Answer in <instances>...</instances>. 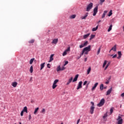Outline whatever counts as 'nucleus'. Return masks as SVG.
Masks as SVG:
<instances>
[{
    "instance_id": "obj_10",
    "label": "nucleus",
    "mask_w": 124,
    "mask_h": 124,
    "mask_svg": "<svg viewBox=\"0 0 124 124\" xmlns=\"http://www.w3.org/2000/svg\"><path fill=\"white\" fill-rule=\"evenodd\" d=\"M82 81L79 82L78 86L77 87V90H80V89H82Z\"/></svg>"
},
{
    "instance_id": "obj_34",
    "label": "nucleus",
    "mask_w": 124,
    "mask_h": 124,
    "mask_svg": "<svg viewBox=\"0 0 124 124\" xmlns=\"http://www.w3.org/2000/svg\"><path fill=\"white\" fill-rule=\"evenodd\" d=\"M62 71V69L61 68V66H59L57 67V71L59 72V71Z\"/></svg>"
},
{
    "instance_id": "obj_42",
    "label": "nucleus",
    "mask_w": 124,
    "mask_h": 124,
    "mask_svg": "<svg viewBox=\"0 0 124 124\" xmlns=\"http://www.w3.org/2000/svg\"><path fill=\"white\" fill-rule=\"evenodd\" d=\"M34 42V40L32 39L29 41V43H33Z\"/></svg>"
},
{
    "instance_id": "obj_21",
    "label": "nucleus",
    "mask_w": 124,
    "mask_h": 124,
    "mask_svg": "<svg viewBox=\"0 0 124 124\" xmlns=\"http://www.w3.org/2000/svg\"><path fill=\"white\" fill-rule=\"evenodd\" d=\"M45 65V62H44V63L41 64L40 70H42L43 69V68H44Z\"/></svg>"
},
{
    "instance_id": "obj_28",
    "label": "nucleus",
    "mask_w": 124,
    "mask_h": 124,
    "mask_svg": "<svg viewBox=\"0 0 124 124\" xmlns=\"http://www.w3.org/2000/svg\"><path fill=\"white\" fill-rule=\"evenodd\" d=\"M91 70H92V68L91 67H89L88 69L87 70V74H90V73L91 72Z\"/></svg>"
},
{
    "instance_id": "obj_53",
    "label": "nucleus",
    "mask_w": 124,
    "mask_h": 124,
    "mask_svg": "<svg viewBox=\"0 0 124 124\" xmlns=\"http://www.w3.org/2000/svg\"><path fill=\"white\" fill-rule=\"evenodd\" d=\"M121 96H122V97H124V93H122L121 95Z\"/></svg>"
},
{
    "instance_id": "obj_56",
    "label": "nucleus",
    "mask_w": 124,
    "mask_h": 124,
    "mask_svg": "<svg viewBox=\"0 0 124 124\" xmlns=\"http://www.w3.org/2000/svg\"><path fill=\"white\" fill-rule=\"evenodd\" d=\"M106 84L107 85L108 84H109V81H106Z\"/></svg>"
},
{
    "instance_id": "obj_4",
    "label": "nucleus",
    "mask_w": 124,
    "mask_h": 124,
    "mask_svg": "<svg viewBox=\"0 0 124 124\" xmlns=\"http://www.w3.org/2000/svg\"><path fill=\"white\" fill-rule=\"evenodd\" d=\"M93 3H90L89 4L87 5V7L86 8V11L87 12H89L93 8Z\"/></svg>"
},
{
    "instance_id": "obj_47",
    "label": "nucleus",
    "mask_w": 124,
    "mask_h": 124,
    "mask_svg": "<svg viewBox=\"0 0 124 124\" xmlns=\"http://www.w3.org/2000/svg\"><path fill=\"white\" fill-rule=\"evenodd\" d=\"M20 115H21V117H23V116L24 115V111H23V110L21 111Z\"/></svg>"
},
{
    "instance_id": "obj_64",
    "label": "nucleus",
    "mask_w": 124,
    "mask_h": 124,
    "mask_svg": "<svg viewBox=\"0 0 124 124\" xmlns=\"http://www.w3.org/2000/svg\"><path fill=\"white\" fill-rule=\"evenodd\" d=\"M15 124H16V123H15Z\"/></svg>"
},
{
    "instance_id": "obj_18",
    "label": "nucleus",
    "mask_w": 124,
    "mask_h": 124,
    "mask_svg": "<svg viewBox=\"0 0 124 124\" xmlns=\"http://www.w3.org/2000/svg\"><path fill=\"white\" fill-rule=\"evenodd\" d=\"M97 85H98V83L97 82L94 84V86L92 88V91H94V90H95V88L97 87Z\"/></svg>"
},
{
    "instance_id": "obj_32",
    "label": "nucleus",
    "mask_w": 124,
    "mask_h": 124,
    "mask_svg": "<svg viewBox=\"0 0 124 124\" xmlns=\"http://www.w3.org/2000/svg\"><path fill=\"white\" fill-rule=\"evenodd\" d=\"M106 64H107V61L105 60L103 63V67H105V65H106Z\"/></svg>"
},
{
    "instance_id": "obj_52",
    "label": "nucleus",
    "mask_w": 124,
    "mask_h": 124,
    "mask_svg": "<svg viewBox=\"0 0 124 124\" xmlns=\"http://www.w3.org/2000/svg\"><path fill=\"white\" fill-rule=\"evenodd\" d=\"M79 123H80V119H78V120L77 121V124H79Z\"/></svg>"
},
{
    "instance_id": "obj_44",
    "label": "nucleus",
    "mask_w": 124,
    "mask_h": 124,
    "mask_svg": "<svg viewBox=\"0 0 124 124\" xmlns=\"http://www.w3.org/2000/svg\"><path fill=\"white\" fill-rule=\"evenodd\" d=\"M107 113L105 114L104 116H103V119H105V118H107Z\"/></svg>"
},
{
    "instance_id": "obj_25",
    "label": "nucleus",
    "mask_w": 124,
    "mask_h": 124,
    "mask_svg": "<svg viewBox=\"0 0 124 124\" xmlns=\"http://www.w3.org/2000/svg\"><path fill=\"white\" fill-rule=\"evenodd\" d=\"M95 37V35L93 34H92L90 36V38L89 39V40H92V39H93V38H94V37Z\"/></svg>"
},
{
    "instance_id": "obj_24",
    "label": "nucleus",
    "mask_w": 124,
    "mask_h": 124,
    "mask_svg": "<svg viewBox=\"0 0 124 124\" xmlns=\"http://www.w3.org/2000/svg\"><path fill=\"white\" fill-rule=\"evenodd\" d=\"M90 34H91L90 33H88L87 34H85L83 36L84 39H86L88 36H90Z\"/></svg>"
},
{
    "instance_id": "obj_36",
    "label": "nucleus",
    "mask_w": 124,
    "mask_h": 124,
    "mask_svg": "<svg viewBox=\"0 0 124 124\" xmlns=\"http://www.w3.org/2000/svg\"><path fill=\"white\" fill-rule=\"evenodd\" d=\"M113 14V13H112V10H110L109 12V14L108 15V17H110Z\"/></svg>"
},
{
    "instance_id": "obj_54",
    "label": "nucleus",
    "mask_w": 124,
    "mask_h": 124,
    "mask_svg": "<svg viewBox=\"0 0 124 124\" xmlns=\"http://www.w3.org/2000/svg\"><path fill=\"white\" fill-rule=\"evenodd\" d=\"M47 41V42H50V39L48 38Z\"/></svg>"
},
{
    "instance_id": "obj_31",
    "label": "nucleus",
    "mask_w": 124,
    "mask_h": 124,
    "mask_svg": "<svg viewBox=\"0 0 124 124\" xmlns=\"http://www.w3.org/2000/svg\"><path fill=\"white\" fill-rule=\"evenodd\" d=\"M101 50V46H100L98 49V51H97V55H99V53H100V50Z\"/></svg>"
},
{
    "instance_id": "obj_13",
    "label": "nucleus",
    "mask_w": 124,
    "mask_h": 124,
    "mask_svg": "<svg viewBox=\"0 0 124 124\" xmlns=\"http://www.w3.org/2000/svg\"><path fill=\"white\" fill-rule=\"evenodd\" d=\"M79 77V75H76L75 77L74 78V79L73 80V82H76L77 81L78 78Z\"/></svg>"
},
{
    "instance_id": "obj_1",
    "label": "nucleus",
    "mask_w": 124,
    "mask_h": 124,
    "mask_svg": "<svg viewBox=\"0 0 124 124\" xmlns=\"http://www.w3.org/2000/svg\"><path fill=\"white\" fill-rule=\"evenodd\" d=\"M90 51H91V46H88V47L84 48L80 54V58H81V57H82L84 54L85 55H88Z\"/></svg>"
},
{
    "instance_id": "obj_57",
    "label": "nucleus",
    "mask_w": 124,
    "mask_h": 124,
    "mask_svg": "<svg viewBox=\"0 0 124 124\" xmlns=\"http://www.w3.org/2000/svg\"><path fill=\"white\" fill-rule=\"evenodd\" d=\"M84 62H87V58L84 59Z\"/></svg>"
},
{
    "instance_id": "obj_3",
    "label": "nucleus",
    "mask_w": 124,
    "mask_h": 124,
    "mask_svg": "<svg viewBox=\"0 0 124 124\" xmlns=\"http://www.w3.org/2000/svg\"><path fill=\"white\" fill-rule=\"evenodd\" d=\"M59 79H55L53 83L52 84V89L53 90H55L56 89V87H58V85H57V83H59Z\"/></svg>"
},
{
    "instance_id": "obj_49",
    "label": "nucleus",
    "mask_w": 124,
    "mask_h": 124,
    "mask_svg": "<svg viewBox=\"0 0 124 124\" xmlns=\"http://www.w3.org/2000/svg\"><path fill=\"white\" fill-rule=\"evenodd\" d=\"M61 71L64 70V69H65V67L63 66L62 68H61Z\"/></svg>"
},
{
    "instance_id": "obj_11",
    "label": "nucleus",
    "mask_w": 124,
    "mask_h": 124,
    "mask_svg": "<svg viewBox=\"0 0 124 124\" xmlns=\"http://www.w3.org/2000/svg\"><path fill=\"white\" fill-rule=\"evenodd\" d=\"M17 85L18 83H17V82H14L12 83V86L14 87V88H16Z\"/></svg>"
},
{
    "instance_id": "obj_22",
    "label": "nucleus",
    "mask_w": 124,
    "mask_h": 124,
    "mask_svg": "<svg viewBox=\"0 0 124 124\" xmlns=\"http://www.w3.org/2000/svg\"><path fill=\"white\" fill-rule=\"evenodd\" d=\"M118 54L119 55V56L117 57V59H121V58L122 57V52L118 51Z\"/></svg>"
},
{
    "instance_id": "obj_16",
    "label": "nucleus",
    "mask_w": 124,
    "mask_h": 124,
    "mask_svg": "<svg viewBox=\"0 0 124 124\" xmlns=\"http://www.w3.org/2000/svg\"><path fill=\"white\" fill-rule=\"evenodd\" d=\"M111 92H112V88H111L107 92L106 95H109V94H110V93H111Z\"/></svg>"
},
{
    "instance_id": "obj_6",
    "label": "nucleus",
    "mask_w": 124,
    "mask_h": 124,
    "mask_svg": "<svg viewBox=\"0 0 124 124\" xmlns=\"http://www.w3.org/2000/svg\"><path fill=\"white\" fill-rule=\"evenodd\" d=\"M98 12V6L97 5L94 9H93V16H95L96 15V13Z\"/></svg>"
},
{
    "instance_id": "obj_55",
    "label": "nucleus",
    "mask_w": 124,
    "mask_h": 124,
    "mask_svg": "<svg viewBox=\"0 0 124 124\" xmlns=\"http://www.w3.org/2000/svg\"><path fill=\"white\" fill-rule=\"evenodd\" d=\"M69 84H70V82H69V81H68L67 83V84H66V85H69Z\"/></svg>"
},
{
    "instance_id": "obj_30",
    "label": "nucleus",
    "mask_w": 124,
    "mask_h": 124,
    "mask_svg": "<svg viewBox=\"0 0 124 124\" xmlns=\"http://www.w3.org/2000/svg\"><path fill=\"white\" fill-rule=\"evenodd\" d=\"M76 17V15H73L70 16V19H75V18Z\"/></svg>"
},
{
    "instance_id": "obj_7",
    "label": "nucleus",
    "mask_w": 124,
    "mask_h": 124,
    "mask_svg": "<svg viewBox=\"0 0 124 124\" xmlns=\"http://www.w3.org/2000/svg\"><path fill=\"white\" fill-rule=\"evenodd\" d=\"M116 121H118V124H123V118H122V117L118 116V118L116 119Z\"/></svg>"
},
{
    "instance_id": "obj_19",
    "label": "nucleus",
    "mask_w": 124,
    "mask_h": 124,
    "mask_svg": "<svg viewBox=\"0 0 124 124\" xmlns=\"http://www.w3.org/2000/svg\"><path fill=\"white\" fill-rule=\"evenodd\" d=\"M23 112H25V113H28V108L27 107H25L23 110H22Z\"/></svg>"
},
{
    "instance_id": "obj_29",
    "label": "nucleus",
    "mask_w": 124,
    "mask_h": 124,
    "mask_svg": "<svg viewBox=\"0 0 124 124\" xmlns=\"http://www.w3.org/2000/svg\"><path fill=\"white\" fill-rule=\"evenodd\" d=\"M33 61H34V58L31 59L30 61V64H32V62H33Z\"/></svg>"
},
{
    "instance_id": "obj_43",
    "label": "nucleus",
    "mask_w": 124,
    "mask_h": 124,
    "mask_svg": "<svg viewBox=\"0 0 124 124\" xmlns=\"http://www.w3.org/2000/svg\"><path fill=\"white\" fill-rule=\"evenodd\" d=\"M105 1V0H100V4H102Z\"/></svg>"
},
{
    "instance_id": "obj_20",
    "label": "nucleus",
    "mask_w": 124,
    "mask_h": 124,
    "mask_svg": "<svg viewBox=\"0 0 124 124\" xmlns=\"http://www.w3.org/2000/svg\"><path fill=\"white\" fill-rule=\"evenodd\" d=\"M38 110H39V108H37L35 109V110L33 112V114L34 115H36V114L37 113V112H38Z\"/></svg>"
},
{
    "instance_id": "obj_51",
    "label": "nucleus",
    "mask_w": 124,
    "mask_h": 124,
    "mask_svg": "<svg viewBox=\"0 0 124 124\" xmlns=\"http://www.w3.org/2000/svg\"><path fill=\"white\" fill-rule=\"evenodd\" d=\"M87 83H88V81H85L83 83V86H85L87 84Z\"/></svg>"
},
{
    "instance_id": "obj_27",
    "label": "nucleus",
    "mask_w": 124,
    "mask_h": 124,
    "mask_svg": "<svg viewBox=\"0 0 124 124\" xmlns=\"http://www.w3.org/2000/svg\"><path fill=\"white\" fill-rule=\"evenodd\" d=\"M112 28H113V25L111 24L110 25L108 29V31H111L112 30Z\"/></svg>"
},
{
    "instance_id": "obj_50",
    "label": "nucleus",
    "mask_w": 124,
    "mask_h": 124,
    "mask_svg": "<svg viewBox=\"0 0 124 124\" xmlns=\"http://www.w3.org/2000/svg\"><path fill=\"white\" fill-rule=\"evenodd\" d=\"M113 108H110V114H112V113H113Z\"/></svg>"
},
{
    "instance_id": "obj_5",
    "label": "nucleus",
    "mask_w": 124,
    "mask_h": 124,
    "mask_svg": "<svg viewBox=\"0 0 124 124\" xmlns=\"http://www.w3.org/2000/svg\"><path fill=\"white\" fill-rule=\"evenodd\" d=\"M104 103H105V100L104 98H103L100 100L99 103L97 104V106H98V107H101V106L104 105Z\"/></svg>"
},
{
    "instance_id": "obj_26",
    "label": "nucleus",
    "mask_w": 124,
    "mask_h": 124,
    "mask_svg": "<svg viewBox=\"0 0 124 124\" xmlns=\"http://www.w3.org/2000/svg\"><path fill=\"white\" fill-rule=\"evenodd\" d=\"M30 72H31V73H32V72H33V66H31L30 67Z\"/></svg>"
},
{
    "instance_id": "obj_15",
    "label": "nucleus",
    "mask_w": 124,
    "mask_h": 124,
    "mask_svg": "<svg viewBox=\"0 0 124 124\" xmlns=\"http://www.w3.org/2000/svg\"><path fill=\"white\" fill-rule=\"evenodd\" d=\"M58 39H54L53 40L52 43V44H57L58 43Z\"/></svg>"
},
{
    "instance_id": "obj_37",
    "label": "nucleus",
    "mask_w": 124,
    "mask_h": 124,
    "mask_svg": "<svg viewBox=\"0 0 124 124\" xmlns=\"http://www.w3.org/2000/svg\"><path fill=\"white\" fill-rule=\"evenodd\" d=\"M109 65H110V63H108L107 64V65H106V66L105 68V70H106V69H107V68H108V66H109Z\"/></svg>"
},
{
    "instance_id": "obj_62",
    "label": "nucleus",
    "mask_w": 124,
    "mask_h": 124,
    "mask_svg": "<svg viewBox=\"0 0 124 124\" xmlns=\"http://www.w3.org/2000/svg\"><path fill=\"white\" fill-rule=\"evenodd\" d=\"M110 52H111V50H109V53H110Z\"/></svg>"
},
{
    "instance_id": "obj_23",
    "label": "nucleus",
    "mask_w": 124,
    "mask_h": 124,
    "mask_svg": "<svg viewBox=\"0 0 124 124\" xmlns=\"http://www.w3.org/2000/svg\"><path fill=\"white\" fill-rule=\"evenodd\" d=\"M98 29V25H97L95 28H93L92 29V31H97Z\"/></svg>"
},
{
    "instance_id": "obj_14",
    "label": "nucleus",
    "mask_w": 124,
    "mask_h": 124,
    "mask_svg": "<svg viewBox=\"0 0 124 124\" xmlns=\"http://www.w3.org/2000/svg\"><path fill=\"white\" fill-rule=\"evenodd\" d=\"M114 51V52H116L117 51V46L116 45H115L113 47L111 48L110 49V51Z\"/></svg>"
},
{
    "instance_id": "obj_60",
    "label": "nucleus",
    "mask_w": 124,
    "mask_h": 124,
    "mask_svg": "<svg viewBox=\"0 0 124 124\" xmlns=\"http://www.w3.org/2000/svg\"><path fill=\"white\" fill-rule=\"evenodd\" d=\"M80 58H81V57H80V56H79V57H77V59L78 60H79V59H80Z\"/></svg>"
},
{
    "instance_id": "obj_38",
    "label": "nucleus",
    "mask_w": 124,
    "mask_h": 124,
    "mask_svg": "<svg viewBox=\"0 0 124 124\" xmlns=\"http://www.w3.org/2000/svg\"><path fill=\"white\" fill-rule=\"evenodd\" d=\"M46 111V110L45 109V108H43V109L41 111V113H42L43 114H45Z\"/></svg>"
},
{
    "instance_id": "obj_63",
    "label": "nucleus",
    "mask_w": 124,
    "mask_h": 124,
    "mask_svg": "<svg viewBox=\"0 0 124 124\" xmlns=\"http://www.w3.org/2000/svg\"><path fill=\"white\" fill-rule=\"evenodd\" d=\"M61 124H63V123H61Z\"/></svg>"
},
{
    "instance_id": "obj_17",
    "label": "nucleus",
    "mask_w": 124,
    "mask_h": 124,
    "mask_svg": "<svg viewBox=\"0 0 124 124\" xmlns=\"http://www.w3.org/2000/svg\"><path fill=\"white\" fill-rule=\"evenodd\" d=\"M108 11H104L103 15L102 16V18L103 19V18L105 17V15L107 14Z\"/></svg>"
},
{
    "instance_id": "obj_59",
    "label": "nucleus",
    "mask_w": 124,
    "mask_h": 124,
    "mask_svg": "<svg viewBox=\"0 0 124 124\" xmlns=\"http://www.w3.org/2000/svg\"><path fill=\"white\" fill-rule=\"evenodd\" d=\"M31 80H32V77H31V78H30V81H31Z\"/></svg>"
},
{
    "instance_id": "obj_46",
    "label": "nucleus",
    "mask_w": 124,
    "mask_h": 124,
    "mask_svg": "<svg viewBox=\"0 0 124 124\" xmlns=\"http://www.w3.org/2000/svg\"><path fill=\"white\" fill-rule=\"evenodd\" d=\"M66 64H68V61H66L65 62V63L64 64V66H65V65H66Z\"/></svg>"
},
{
    "instance_id": "obj_2",
    "label": "nucleus",
    "mask_w": 124,
    "mask_h": 124,
    "mask_svg": "<svg viewBox=\"0 0 124 124\" xmlns=\"http://www.w3.org/2000/svg\"><path fill=\"white\" fill-rule=\"evenodd\" d=\"M91 104H92V106L90 108V113L92 115H93V111H94V103H93V102H91Z\"/></svg>"
},
{
    "instance_id": "obj_9",
    "label": "nucleus",
    "mask_w": 124,
    "mask_h": 124,
    "mask_svg": "<svg viewBox=\"0 0 124 124\" xmlns=\"http://www.w3.org/2000/svg\"><path fill=\"white\" fill-rule=\"evenodd\" d=\"M89 43V42H88V41H86L83 44H81L80 45H79V48H83V47H86V46H87V45H88V44Z\"/></svg>"
},
{
    "instance_id": "obj_48",
    "label": "nucleus",
    "mask_w": 124,
    "mask_h": 124,
    "mask_svg": "<svg viewBox=\"0 0 124 124\" xmlns=\"http://www.w3.org/2000/svg\"><path fill=\"white\" fill-rule=\"evenodd\" d=\"M31 115L30 114L29 116V121H31Z\"/></svg>"
},
{
    "instance_id": "obj_58",
    "label": "nucleus",
    "mask_w": 124,
    "mask_h": 124,
    "mask_svg": "<svg viewBox=\"0 0 124 124\" xmlns=\"http://www.w3.org/2000/svg\"><path fill=\"white\" fill-rule=\"evenodd\" d=\"M100 22H101V20H99V21H98L97 23L99 24V23H100Z\"/></svg>"
},
{
    "instance_id": "obj_39",
    "label": "nucleus",
    "mask_w": 124,
    "mask_h": 124,
    "mask_svg": "<svg viewBox=\"0 0 124 124\" xmlns=\"http://www.w3.org/2000/svg\"><path fill=\"white\" fill-rule=\"evenodd\" d=\"M73 80V77H71V78L70 79H69L68 81L70 83H71V82H72V80Z\"/></svg>"
},
{
    "instance_id": "obj_45",
    "label": "nucleus",
    "mask_w": 124,
    "mask_h": 124,
    "mask_svg": "<svg viewBox=\"0 0 124 124\" xmlns=\"http://www.w3.org/2000/svg\"><path fill=\"white\" fill-rule=\"evenodd\" d=\"M47 67L48 68H51V65H50V63L47 64Z\"/></svg>"
},
{
    "instance_id": "obj_35",
    "label": "nucleus",
    "mask_w": 124,
    "mask_h": 124,
    "mask_svg": "<svg viewBox=\"0 0 124 124\" xmlns=\"http://www.w3.org/2000/svg\"><path fill=\"white\" fill-rule=\"evenodd\" d=\"M70 47H68L67 48V49H66L65 50V52H66L67 53V52H70Z\"/></svg>"
},
{
    "instance_id": "obj_40",
    "label": "nucleus",
    "mask_w": 124,
    "mask_h": 124,
    "mask_svg": "<svg viewBox=\"0 0 124 124\" xmlns=\"http://www.w3.org/2000/svg\"><path fill=\"white\" fill-rule=\"evenodd\" d=\"M67 54V52H66V51H64L62 53L63 57H64V56H66Z\"/></svg>"
},
{
    "instance_id": "obj_41",
    "label": "nucleus",
    "mask_w": 124,
    "mask_h": 124,
    "mask_svg": "<svg viewBox=\"0 0 124 124\" xmlns=\"http://www.w3.org/2000/svg\"><path fill=\"white\" fill-rule=\"evenodd\" d=\"M110 57H112L113 59H115V58H117V54H115L113 56V55H110Z\"/></svg>"
},
{
    "instance_id": "obj_8",
    "label": "nucleus",
    "mask_w": 124,
    "mask_h": 124,
    "mask_svg": "<svg viewBox=\"0 0 124 124\" xmlns=\"http://www.w3.org/2000/svg\"><path fill=\"white\" fill-rule=\"evenodd\" d=\"M89 16V13H86L84 16H82L80 17L81 20H86L87 19V17Z\"/></svg>"
},
{
    "instance_id": "obj_61",
    "label": "nucleus",
    "mask_w": 124,
    "mask_h": 124,
    "mask_svg": "<svg viewBox=\"0 0 124 124\" xmlns=\"http://www.w3.org/2000/svg\"><path fill=\"white\" fill-rule=\"evenodd\" d=\"M19 124H22V123H21V122H19Z\"/></svg>"
},
{
    "instance_id": "obj_12",
    "label": "nucleus",
    "mask_w": 124,
    "mask_h": 124,
    "mask_svg": "<svg viewBox=\"0 0 124 124\" xmlns=\"http://www.w3.org/2000/svg\"><path fill=\"white\" fill-rule=\"evenodd\" d=\"M54 57V54H51L50 57L49 61H48V62H51L54 61V58H53Z\"/></svg>"
},
{
    "instance_id": "obj_33",
    "label": "nucleus",
    "mask_w": 124,
    "mask_h": 124,
    "mask_svg": "<svg viewBox=\"0 0 124 124\" xmlns=\"http://www.w3.org/2000/svg\"><path fill=\"white\" fill-rule=\"evenodd\" d=\"M103 87H104L103 84H102L100 85V90H101V91L103 90Z\"/></svg>"
}]
</instances>
